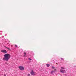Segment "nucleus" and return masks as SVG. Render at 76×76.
I'll use <instances>...</instances> for the list:
<instances>
[{
	"mask_svg": "<svg viewBox=\"0 0 76 76\" xmlns=\"http://www.w3.org/2000/svg\"><path fill=\"white\" fill-rule=\"evenodd\" d=\"M4 58H3V60L8 61L10 58V55L9 54H6L4 55Z\"/></svg>",
	"mask_w": 76,
	"mask_h": 76,
	"instance_id": "obj_1",
	"label": "nucleus"
},
{
	"mask_svg": "<svg viewBox=\"0 0 76 76\" xmlns=\"http://www.w3.org/2000/svg\"><path fill=\"white\" fill-rule=\"evenodd\" d=\"M30 74H31V75H36V73L34 72L33 70H31L30 72Z\"/></svg>",
	"mask_w": 76,
	"mask_h": 76,
	"instance_id": "obj_2",
	"label": "nucleus"
},
{
	"mask_svg": "<svg viewBox=\"0 0 76 76\" xmlns=\"http://www.w3.org/2000/svg\"><path fill=\"white\" fill-rule=\"evenodd\" d=\"M18 68H19V69H20L21 70H24V67L22 66H20L18 67Z\"/></svg>",
	"mask_w": 76,
	"mask_h": 76,
	"instance_id": "obj_3",
	"label": "nucleus"
},
{
	"mask_svg": "<svg viewBox=\"0 0 76 76\" xmlns=\"http://www.w3.org/2000/svg\"><path fill=\"white\" fill-rule=\"evenodd\" d=\"M1 53H7V51L6 50H1Z\"/></svg>",
	"mask_w": 76,
	"mask_h": 76,
	"instance_id": "obj_4",
	"label": "nucleus"
},
{
	"mask_svg": "<svg viewBox=\"0 0 76 76\" xmlns=\"http://www.w3.org/2000/svg\"><path fill=\"white\" fill-rule=\"evenodd\" d=\"M60 71L61 73H66V72L65 70H64L63 69H61Z\"/></svg>",
	"mask_w": 76,
	"mask_h": 76,
	"instance_id": "obj_5",
	"label": "nucleus"
},
{
	"mask_svg": "<svg viewBox=\"0 0 76 76\" xmlns=\"http://www.w3.org/2000/svg\"><path fill=\"white\" fill-rule=\"evenodd\" d=\"M24 57H26V53L24 52Z\"/></svg>",
	"mask_w": 76,
	"mask_h": 76,
	"instance_id": "obj_6",
	"label": "nucleus"
},
{
	"mask_svg": "<svg viewBox=\"0 0 76 76\" xmlns=\"http://www.w3.org/2000/svg\"><path fill=\"white\" fill-rule=\"evenodd\" d=\"M52 69H54V70L55 71H56V69H55V67L54 66H53L52 67Z\"/></svg>",
	"mask_w": 76,
	"mask_h": 76,
	"instance_id": "obj_7",
	"label": "nucleus"
},
{
	"mask_svg": "<svg viewBox=\"0 0 76 76\" xmlns=\"http://www.w3.org/2000/svg\"><path fill=\"white\" fill-rule=\"evenodd\" d=\"M5 47L6 48H7V49L8 50H11L10 49V48H7L6 46H5Z\"/></svg>",
	"mask_w": 76,
	"mask_h": 76,
	"instance_id": "obj_8",
	"label": "nucleus"
},
{
	"mask_svg": "<svg viewBox=\"0 0 76 76\" xmlns=\"http://www.w3.org/2000/svg\"><path fill=\"white\" fill-rule=\"evenodd\" d=\"M54 72H55L52 71H51L50 73H51V74H53V73H54Z\"/></svg>",
	"mask_w": 76,
	"mask_h": 76,
	"instance_id": "obj_9",
	"label": "nucleus"
},
{
	"mask_svg": "<svg viewBox=\"0 0 76 76\" xmlns=\"http://www.w3.org/2000/svg\"><path fill=\"white\" fill-rule=\"evenodd\" d=\"M46 65L47 66V67H49L50 66V64H46Z\"/></svg>",
	"mask_w": 76,
	"mask_h": 76,
	"instance_id": "obj_10",
	"label": "nucleus"
},
{
	"mask_svg": "<svg viewBox=\"0 0 76 76\" xmlns=\"http://www.w3.org/2000/svg\"><path fill=\"white\" fill-rule=\"evenodd\" d=\"M5 64H8V63L7 62H5Z\"/></svg>",
	"mask_w": 76,
	"mask_h": 76,
	"instance_id": "obj_11",
	"label": "nucleus"
},
{
	"mask_svg": "<svg viewBox=\"0 0 76 76\" xmlns=\"http://www.w3.org/2000/svg\"><path fill=\"white\" fill-rule=\"evenodd\" d=\"M28 60H32V59H31L29 58H28Z\"/></svg>",
	"mask_w": 76,
	"mask_h": 76,
	"instance_id": "obj_12",
	"label": "nucleus"
},
{
	"mask_svg": "<svg viewBox=\"0 0 76 76\" xmlns=\"http://www.w3.org/2000/svg\"><path fill=\"white\" fill-rule=\"evenodd\" d=\"M61 69H64V68L63 67H61Z\"/></svg>",
	"mask_w": 76,
	"mask_h": 76,
	"instance_id": "obj_13",
	"label": "nucleus"
},
{
	"mask_svg": "<svg viewBox=\"0 0 76 76\" xmlns=\"http://www.w3.org/2000/svg\"><path fill=\"white\" fill-rule=\"evenodd\" d=\"M15 47H18V46H17V45H15Z\"/></svg>",
	"mask_w": 76,
	"mask_h": 76,
	"instance_id": "obj_14",
	"label": "nucleus"
},
{
	"mask_svg": "<svg viewBox=\"0 0 76 76\" xmlns=\"http://www.w3.org/2000/svg\"><path fill=\"white\" fill-rule=\"evenodd\" d=\"M30 74H28V75H27V76H30Z\"/></svg>",
	"mask_w": 76,
	"mask_h": 76,
	"instance_id": "obj_15",
	"label": "nucleus"
},
{
	"mask_svg": "<svg viewBox=\"0 0 76 76\" xmlns=\"http://www.w3.org/2000/svg\"><path fill=\"white\" fill-rule=\"evenodd\" d=\"M61 60H63V58H61Z\"/></svg>",
	"mask_w": 76,
	"mask_h": 76,
	"instance_id": "obj_16",
	"label": "nucleus"
},
{
	"mask_svg": "<svg viewBox=\"0 0 76 76\" xmlns=\"http://www.w3.org/2000/svg\"><path fill=\"white\" fill-rule=\"evenodd\" d=\"M54 69H52V71H54Z\"/></svg>",
	"mask_w": 76,
	"mask_h": 76,
	"instance_id": "obj_17",
	"label": "nucleus"
},
{
	"mask_svg": "<svg viewBox=\"0 0 76 76\" xmlns=\"http://www.w3.org/2000/svg\"><path fill=\"white\" fill-rule=\"evenodd\" d=\"M4 76H6V75H4Z\"/></svg>",
	"mask_w": 76,
	"mask_h": 76,
	"instance_id": "obj_18",
	"label": "nucleus"
},
{
	"mask_svg": "<svg viewBox=\"0 0 76 76\" xmlns=\"http://www.w3.org/2000/svg\"><path fill=\"white\" fill-rule=\"evenodd\" d=\"M11 47H12V45H11Z\"/></svg>",
	"mask_w": 76,
	"mask_h": 76,
	"instance_id": "obj_19",
	"label": "nucleus"
}]
</instances>
